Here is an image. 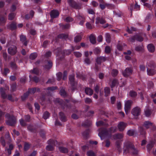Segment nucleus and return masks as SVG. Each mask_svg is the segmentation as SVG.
<instances>
[{
    "label": "nucleus",
    "mask_w": 156,
    "mask_h": 156,
    "mask_svg": "<svg viewBox=\"0 0 156 156\" xmlns=\"http://www.w3.org/2000/svg\"><path fill=\"white\" fill-rule=\"evenodd\" d=\"M116 130V127H112L108 129L106 128H101L99 130L98 136L101 139H103L105 137H111L112 134L115 132Z\"/></svg>",
    "instance_id": "f257e3e1"
},
{
    "label": "nucleus",
    "mask_w": 156,
    "mask_h": 156,
    "mask_svg": "<svg viewBox=\"0 0 156 156\" xmlns=\"http://www.w3.org/2000/svg\"><path fill=\"white\" fill-rule=\"evenodd\" d=\"M128 153L133 155H136L138 153L137 150L135 148L133 144L129 141L124 143L123 147V154H126Z\"/></svg>",
    "instance_id": "f03ea898"
},
{
    "label": "nucleus",
    "mask_w": 156,
    "mask_h": 156,
    "mask_svg": "<svg viewBox=\"0 0 156 156\" xmlns=\"http://www.w3.org/2000/svg\"><path fill=\"white\" fill-rule=\"evenodd\" d=\"M36 92H41V96L40 97V100L42 101V104H44L50 102L49 99L46 97V93L45 91L43 90V89L41 91L40 88H37Z\"/></svg>",
    "instance_id": "7ed1b4c3"
},
{
    "label": "nucleus",
    "mask_w": 156,
    "mask_h": 156,
    "mask_svg": "<svg viewBox=\"0 0 156 156\" xmlns=\"http://www.w3.org/2000/svg\"><path fill=\"white\" fill-rule=\"evenodd\" d=\"M5 116L8 119L6 122V124L11 126H14L16 122L15 117L13 115H10L9 113H6Z\"/></svg>",
    "instance_id": "20e7f679"
},
{
    "label": "nucleus",
    "mask_w": 156,
    "mask_h": 156,
    "mask_svg": "<svg viewBox=\"0 0 156 156\" xmlns=\"http://www.w3.org/2000/svg\"><path fill=\"white\" fill-rule=\"evenodd\" d=\"M69 84L71 89L73 92L76 89L77 83L75 80V76L73 74L69 75Z\"/></svg>",
    "instance_id": "39448f33"
},
{
    "label": "nucleus",
    "mask_w": 156,
    "mask_h": 156,
    "mask_svg": "<svg viewBox=\"0 0 156 156\" xmlns=\"http://www.w3.org/2000/svg\"><path fill=\"white\" fill-rule=\"evenodd\" d=\"M48 143L49 144L46 147V149L49 151H52L54 149V147L57 144V142L54 140L50 139L48 141Z\"/></svg>",
    "instance_id": "423d86ee"
},
{
    "label": "nucleus",
    "mask_w": 156,
    "mask_h": 156,
    "mask_svg": "<svg viewBox=\"0 0 156 156\" xmlns=\"http://www.w3.org/2000/svg\"><path fill=\"white\" fill-rule=\"evenodd\" d=\"M68 2L70 6L73 9H79L81 8V4L74 0H68Z\"/></svg>",
    "instance_id": "0eeeda50"
},
{
    "label": "nucleus",
    "mask_w": 156,
    "mask_h": 156,
    "mask_svg": "<svg viewBox=\"0 0 156 156\" xmlns=\"http://www.w3.org/2000/svg\"><path fill=\"white\" fill-rule=\"evenodd\" d=\"M0 93L1 96L3 99H5L7 97L8 99L12 101V97L11 94H8L7 95L5 93V91L3 87L0 88Z\"/></svg>",
    "instance_id": "6e6552de"
},
{
    "label": "nucleus",
    "mask_w": 156,
    "mask_h": 156,
    "mask_svg": "<svg viewBox=\"0 0 156 156\" xmlns=\"http://www.w3.org/2000/svg\"><path fill=\"white\" fill-rule=\"evenodd\" d=\"M17 47L15 45H11L8 49V53L11 55H15L17 52Z\"/></svg>",
    "instance_id": "1a4fd4ad"
},
{
    "label": "nucleus",
    "mask_w": 156,
    "mask_h": 156,
    "mask_svg": "<svg viewBox=\"0 0 156 156\" xmlns=\"http://www.w3.org/2000/svg\"><path fill=\"white\" fill-rule=\"evenodd\" d=\"M56 101L61 105V108L62 109L64 110L65 108L67 109H70V107L69 106L62 100H61L59 98H57L56 99Z\"/></svg>",
    "instance_id": "9d476101"
},
{
    "label": "nucleus",
    "mask_w": 156,
    "mask_h": 156,
    "mask_svg": "<svg viewBox=\"0 0 156 156\" xmlns=\"http://www.w3.org/2000/svg\"><path fill=\"white\" fill-rule=\"evenodd\" d=\"M130 41L132 42H134L135 40L139 42H142L144 40L143 38L139 34H136L132 36L130 38Z\"/></svg>",
    "instance_id": "9b49d317"
},
{
    "label": "nucleus",
    "mask_w": 156,
    "mask_h": 156,
    "mask_svg": "<svg viewBox=\"0 0 156 156\" xmlns=\"http://www.w3.org/2000/svg\"><path fill=\"white\" fill-rule=\"evenodd\" d=\"M132 102L131 100H128L125 103L124 108L126 114H128Z\"/></svg>",
    "instance_id": "f8f14e48"
},
{
    "label": "nucleus",
    "mask_w": 156,
    "mask_h": 156,
    "mask_svg": "<svg viewBox=\"0 0 156 156\" xmlns=\"http://www.w3.org/2000/svg\"><path fill=\"white\" fill-rule=\"evenodd\" d=\"M133 70L131 68L127 67L122 72V75L125 77H127L132 73Z\"/></svg>",
    "instance_id": "ddd939ff"
},
{
    "label": "nucleus",
    "mask_w": 156,
    "mask_h": 156,
    "mask_svg": "<svg viewBox=\"0 0 156 156\" xmlns=\"http://www.w3.org/2000/svg\"><path fill=\"white\" fill-rule=\"evenodd\" d=\"M52 65V62L51 60H47L44 62V65L43 66L45 69L49 70L51 68Z\"/></svg>",
    "instance_id": "4468645a"
},
{
    "label": "nucleus",
    "mask_w": 156,
    "mask_h": 156,
    "mask_svg": "<svg viewBox=\"0 0 156 156\" xmlns=\"http://www.w3.org/2000/svg\"><path fill=\"white\" fill-rule=\"evenodd\" d=\"M140 108L138 107L134 108L131 111V113L134 116H138L139 115H140Z\"/></svg>",
    "instance_id": "2eb2a0df"
},
{
    "label": "nucleus",
    "mask_w": 156,
    "mask_h": 156,
    "mask_svg": "<svg viewBox=\"0 0 156 156\" xmlns=\"http://www.w3.org/2000/svg\"><path fill=\"white\" fill-rule=\"evenodd\" d=\"M143 126L147 129L153 128V130L155 129L152 123L149 121H145L144 123Z\"/></svg>",
    "instance_id": "dca6fc26"
},
{
    "label": "nucleus",
    "mask_w": 156,
    "mask_h": 156,
    "mask_svg": "<svg viewBox=\"0 0 156 156\" xmlns=\"http://www.w3.org/2000/svg\"><path fill=\"white\" fill-rule=\"evenodd\" d=\"M76 20L78 21H80L79 23V24L81 26H82L84 23L85 22V18L83 16L79 15H78L76 16Z\"/></svg>",
    "instance_id": "f3484780"
},
{
    "label": "nucleus",
    "mask_w": 156,
    "mask_h": 156,
    "mask_svg": "<svg viewBox=\"0 0 156 156\" xmlns=\"http://www.w3.org/2000/svg\"><path fill=\"white\" fill-rule=\"evenodd\" d=\"M59 15V12L57 10L53 9L51 11L50 13V16L51 19L56 18Z\"/></svg>",
    "instance_id": "a211bd4d"
},
{
    "label": "nucleus",
    "mask_w": 156,
    "mask_h": 156,
    "mask_svg": "<svg viewBox=\"0 0 156 156\" xmlns=\"http://www.w3.org/2000/svg\"><path fill=\"white\" fill-rule=\"evenodd\" d=\"M106 23L105 18L103 17H97L96 19L95 23L96 24L100 23L102 24H104Z\"/></svg>",
    "instance_id": "6ab92c4d"
},
{
    "label": "nucleus",
    "mask_w": 156,
    "mask_h": 156,
    "mask_svg": "<svg viewBox=\"0 0 156 156\" xmlns=\"http://www.w3.org/2000/svg\"><path fill=\"white\" fill-rule=\"evenodd\" d=\"M55 52L57 56H59L60 59H62L63 51L60 48H58L55 50Z\"/></svg>",
    "instance_id": "aec40b11"
},
{
    "label": "nucleus",
    "mask_w": 156,
    "mask_h": 156,
    "mask_svg": "<svg viewBox=\"0 0 156 156\" xmlns=\"http://www.w3.org/2000/svg\"><path fill=\"white\" fill-rule=\"evenodd\" d=\"M20 41L23 43V45L27 46L28 43V41L27 40L26 37L25 36L21 34L20 36Z\"/></svg>",
    "instance_id": "412c9836"
},
{
    "label": "nucleus",
    "mask_w": 156,
    "mask_h": 156,
    "mask_svg": "<svg viewBox=\"0 0 156 156\" xmlns=\"http://www.w3.org/2000/svg\"><path fill=\"white\" fill-rule=\"evenodd\" d=\"M127 123L122 122H120L118 124V127L120 131H123L127 126Z\"/></svg>",
    "instance_id": "4be33fe9"
},
{
    "label": "nucleus",
    "mask_w": 156,
    "mask_h": 156,
    "mask_svg": "<svg viewBox=\"0 0 156 156\" xmlns=\"http://www.w3.org/2000/svg\"><path fill=\"white\" fill-rule=\"evenodd\" d=\"M60 120L62 122H66L67 121V117L65 114L62 112H59V113Z\"/></svg>",
    "instance_id": "5701e85b"
},
{
    "label": "nucleus",
    "mask_w": 156,
    "mask_h": 156,
    "mask_svg": "<svg viewBox=\"0 0 156 156\" xmlns=\"http://www.w3.org/2000/svg\"><path fill=\"white\" fill-rule=\"evenodd\" d=\"M68 35L67 34L63 33L60 34L57 36V37L56 38V41H57L58 38L66 40L68 38Z\"/></svg>",
    "instance_id": "b1692460"
},
{
    "label": "nucleus",
    "mask_w": 156,
    "mask_h": 156,
    "mask_svg": "<svg viewBox=\"0 0 156 156\" xmlns=\"http://www.w3.org/2000/svg\"><path fill=\"white\" fill-rule=\"evenodd\" d=\"M7 18L4 16L0 15V25H4L6 22Z\"/></svg>",
    "instance_id": "393cba45"
},
{
    "label": "nucleus",
    "mask_w": 156,
    "mask_h": 156,
    "mask_svg": "<svg viewBox=\"0 0 156 156\" xmlns=\"http://www.w3.org/2000/svg\"><path fill=\"white\" fill-rule=\"evenodd\" d=\"M147 48L150 52H153L155 51V47L152 44H149L147 46Z\"/></svg>",
    "instance_id": "a878e982"
},
{
    "label": "nucleus",
    "mask_w": 156,
    "mask_h": 156,
    "mask_svg": "<svg viewBox=\"0 0 156 156\" xmlns=\"http://www.w3.org/2000/svg\"><path fill=\"white\" fill-rule=\"evenodd\" d=\"M85 92L86 94L91 96L93 93V90L90 88L87 87L85 89Z\"/></svg>",
    "instance_id": "bb28decb"
},
{
    "label": "nucleus",
    "mask_w": 156,
    "mask_h": 156,
    "mask_svg": "<svg viewBox=\"0 0 156 156\" xmlns=\"http://www.w3.org/2000/svg\"><path fill=\"white\" fill-rule=\"evenodd\" d=\"M34 14V12L33 10H31L30 12V14H27L25 16V19L28 20L30 18H33Z\"/></svg>",
    "instance_id": "cd10ccee"
},
{
    "label": "nucleus",
    "mask_w": 156,
    "mask_h": 156,
    "mask_svg": "<svg viewBox=\"0 0 156 156\" xmlns=\"http://www.w3.org/2000/svg\"><path fill=\"white\" fill-rule=\"evenodd\" d=\"M9 27L11 30H15L17 28L16 23L15 22L13 21L9 24Z\"/></svg>",
    "instance_id": "c85d7f7f"
},
{
    "label": "nucleus",
    "mask_w": 156,
    "mask_h": 156,
    "mask_svg": "<svg viewBox=\"0 0 156 156\" xmlns=\"http://www.w3.org/2000/svg\"><path fill=\"white\" fill-rule=\"evenodd\" d=\"M72 50L71 49L64 50L63 51L62 59L64 58L65 55H68L71 54Z\"/></svg>",
    "instance_id": "c756f323"
},
{
    "label": "nucleus",
    "mask_w": 156,
    "mask_h": 156,
    "mask_svg": "<svg viewBox=\"0 0 156 156\" xmlns=\"http://www.w3.org/2000/svg\"><path fill=\"white\" fill-rule=\"evenodd\" d=\"M147 74L149 76H153L156 73V71L153 69H147Z\"/></svg>",
    "instance_id": "7c9ffc66"
},
{
    "label": "nucleus",
    "mask_w": 156,
    "mask_h": 156,
    "mask_svg": "<svg viewBox=\"0 0 156 156\" xmlns=\"http://www.w3.org/2000/svg\"><path fill=\"white\" fill-rule=\"evenodd\" d=\"M119 82L118 80L116 79H114L112 81V84L110 85L111 88H113L116 85L119 84Z\"/></svg>",
    "instance_id": "2f4dec72"
},
{
    "label": "nucleus",
    "mask_w": 156,
    "mask_h": 156,
    "mask_svg": "<svg viewBox=\"0 0 156 156\" xmlns=\"http://www.w3.org/2000/svg\"><path fill=\"white\" fill-rule=\"evenodd\" d=\"M92 124V122L90 120H87L84 122L82 123V126L87 127H89Z\"/></svg>",
    "instance_id": "473e14b6"
},
{
    "label": "nucleus",
    "mask_w": 156,
    "mask_h": 156,
    "mask_svg": "<svg viewBox=\"0 0 156 156\" xmlns=\"http://www.w3.org/2000/svg\"><path fill=\"white\" fill-rule=\"evenodd\" d=\"M104 92L105 93V96L107 97L109 95L110 93V88L109 87H106L104 89Z\"/></svg>",
    "instance_id": "72a5a7b5"
},
{
    "label": "nucleus",
    "mask_w": 156,
    "mask_h": 156,
    "mask_svg": "<svg viewBox=\"0 0 156 156\" xmlns=\"http://www.w3.org/2000/svg\"><path fill=\"white\" fill-rule=\"evenodd\" d=\"M90 132L89 129H87L83 132L82 134L83 137L85 139H87Z\"/></svg>",
    "instance_id": "f704fd0d"
},
{
    "label": "nucleus",
    "mask_w": 156,
    "mask_h": 156,
    "mask_svg": "<svg viewBox=\"0 0 156 156\" xmlns=\"http://www.w3.org/2000/svg\"><path fill=\"white\" fill-rule=\"evenodd\" d=\"M89 38L90 41L92 44H94L96 43V38L94 35L91 34Z\"/></svg>",
    "instance_id": "c9c22d12"
},
{
    "label": "nucleus",
    "mask_w": 156,
    "mask_h": 156,
    "mask_svg": "<svg viewBox=\"0 0 156 156\" xmlns=\"http://www.w3.org/2000/svg\"><path fill=\"white\" fill-rule=\"evenodd\" d=\"M59 149L60 151L62 153H67L68 152V149L66 147H59Z\"/></svg>",
    "instance_id": "e433bc0d"
},
{
    "label": "nucleus",
    "mask_w": 156,
    "mask_h": 156,
    "mask_svg": "<svg viewBox=\"0 0 156 156\" xmlns=\"http://www.w3.org/2000/svg\"><path fill=\"white\" fill-rule=\"evenodd\" d=\"M37 90L36 87H34L32 88H29L27 91V93L29 94H33L35 93Z\"/></svg>",
    "instance_id": "4c0bfd02"
},
{
    "label": "nucleus",
    "mask_w": 156,
    "mask_h": 156,
    "mask_svg": "<svg viewBox=\"0 0 156 156\" xmlns=\"http://www.w3.org/2000/svg\"><path fill=\"white\" fill-rule=\"evenodd\" d=\"M123 137V135L122 133H117L113 136L114 139H121Z\"/></svg>",
    "instance_id": "58836bf2"
},
{
    "label": "nucleus",
    "mask_w": 156,
    "mask_h": 156,
    "mask_svg": "<svg viewBox=\"0 0 156 156\" xmlns=\"http://www.w3.org/2000/svg\"><path fill=\"white\" fill-rule=\"evenodd\" d=\"M145 115L147 117H149L152 113L151 110L148 108H146L144 111Z\"/></svg>",
    "instance_id": "ea45409f"
},
{
    "label": "nucleus",
    "mask_w": 156,
    "mask_h": 156,
    "mask_svg": "<svg viewBox=\"0 0 156 156\" xmlns=\"http://www.w3.org/2000/svg\"><path fill=\"white\" fill-rule=\"evenodd\" d=\"M58 89V87L56 86H53L51 87H48L47 88H44L43 90L45 91V92H46V90H50L53 91L54 90H57Z\"/></svg>",
    "instance_id": "a19ab883"
},
{
    "label": "nucleus",
    "mask_w": 156,
    "mask_h": 156,
    "mask_svg": "<svg viewBox=\"0 0 156 156\" xmlns=\"http://www.w3.org/2000/svg\"><path fill=\"white\" fill-rule=\"evenodd\" d=\"M154 144V142L151 141L147 145V148L148 151H150L151 150L153 147Z\"/></svg>",
    "instance_id": "79ce46f5"
},
{
    "label": "nucleus",
    "mask_w": 156,
    "mask_h": 156,
    "mask_svg": "<svg viewBox=\"0 0 156 156\" xmlns=\"http://www.w3.org/2000/svg\"><path fill=\"white\" fill-rule=\"evenodd\" d=\"M106 41L107 43H109L111 41V36L109 34L107 33L105 34Z\"/></svg>",
    "instance_id": "37998d69"
},
{
    "label": "nucleus",
    "mask_w": 156,
    "mask_h": 156,
    "mask_svg": "<svg viewBox=\"0 0 156 156\" xmlns=\"http://www.w3.org/2000/svg\"><path fill=\"white\" fill-rule=\"evenodd\" d=\"M82 39V36L80 35L76 36L74 38V41L76 43H77L80 41Z\"/></svg>",
    "instance_id": "c03bdc74"
},
{
    "label": "nucleus",
    "mask_w": 156,
    "mask_h": 156,
    "mask_svg": "<svg viewBox=\"0 0 156 156\" xmlns=\"http://www.w3.org/2000/svg\"><path fill=\"white\" fill-rule=\"evenodd\" d=\"M147 65L151 68H154L156 66V63L153 61H150L147 63Z\"/></svg>",
    "instance_id": "a18cd8bd"
},
{
    "label": "nucleus",
    "mask_w": 156,
    "mask_h": 156,
    "mask_svg": "<svg viewBox=\"0 0 156 156\" xmlns=\"http://www.w3.org/2000/svg\"><path fill=\"white\" fill-rule=\"evenodd\" d=\"M29 77L30 79L33 80V81L36 83H37L39 82V78L36 76H35L32 78L31 76V75H30L29 76Z\"/></svg>",
    "instance_id": "49530a36"
},
{
    "label": "nucleus",
    "mask_w": 156,
    "mask_h": 156,
    "mask_svg": "<svg viewBox=\"0 0 156 156\" xmlns=\"http://www.w3.org/2000/svg\"><path fill=\"white\" fill-rule=\"evenodd\" d=\"M50 115V113L48 111H46L44 112L43 118L45 119H46L49 118Z\"/></svg>",
    "instance_id": "de8ad7c7"
},
{
    "label": "nucleus",
    "mask_w": 156,
    "mask_h": 156,
    "mask_svg": "<svg viewBox=\"0 0 156 156\" xmlns=\"http://www.w3.org/2000/svg\"><path fill=\"white\" fill-rule=\"evenodd\" d=\"M10 65L11 67L13 69L16 70L17 69V66L15 62H11L10 63Z\"/></svg>",
    "instance_id": "09e8293b"
},
{
    "label": "nucleus",
    "mask_w": 156,
    "mask_h": 156,
    "mask_svg": "<svg viewBox=\"0 0 156 156\" xmlns=\"http://www.w3.org/2000/svg\"><path fill=\"white\" fill-rule=\"evenodd\" d=\"M37 56V54L36 53L33 52L31 54L30 56V58L31 60L35 59Z\"/></svg>",
    "instance_id": "8fccbe9b"
},
{
    "label": "nucleus",
    "mask_w": 156,
    "mask_h": 156,
    "mask_svg": "<svg viewBox=\"0 0 156 156\" xmlns=\"http://www.w3.org/2000/svg\"><path fill=\"white\" fill-rule=\"evenodd\" d=\"M15 14L14 13L11 12L9 13L8 15V20H12L15 16Z\"/></svg>",
    "instance_id": "3c124183"
},
{
    "label": "nucleus",
    "mask_w": 156,
    "mask_h": 156,
    "mask_svg": "<svg viewBox=\"0 0 156 156\" xmlns=\"http://www.w3.org/2000/svg\"><path fill=\"white\" fill-rule=\"evenodd\" d=\"M30 72L32 73H34L36 75H38L39 73V70L36 68H34L33 70H31Z\"/></svg>",
    "instance_id": "603ef678"
},
{
    "label": "nucleus",
    "mask_w": 156,
    "mask_h": 156,
    "mask_svg": "<svg viewBox=\"0 0 156 156\" xmlns=\"http://www.w3.org/2000/svg\"><path fill=\"white\" fill-rule=\"evenodd\" d=\"M17 84L16 83H12L11 86V89L12 91H15L16 90Z\"/></svg>",
    "instance_id": "864d4df0"
},
{
    "label": "nucleus",
    "mask_w": 156,
    "mask_h": 156,
    "mask_svg": "<svg viewBox=\"0 0 156 156\" xmlns=\"http://www.w3.org/2000/svg\"><path fill=\"white\" fill-rule=\"evenodd\" d=\"M62 73L59 72L56 74L57 79V80L59 81H60L62 78Z\"/></svg>",
    "instance_id": "5fc2aeb1"
},
{
    "label": "nucleus",
    "mask_w": 156,
    "mask_h": 156,
    "mask_svg": "<svg viewBox=\"0 0 156 156\" xmlns=\"http://www.w3.org/2000/svg\"><path fill=\"white\" fill-rule=\"evenodd\" d=\"M118 73L119 72L116 69H113L112 71V75L113 77H115L117 75Z\"/></svg>",
    "instance_id": "6e6d98bb"
},
{
    "label": "nucleus",
    "mask_w": 156,
    "mask_h": 156,
    "mask_svg": "<svg viewBox=\"0 0 156 156\" xmlns=\"http://www.w3.org/2000/svg\"><path fill=\"white\" fill-rule=\"evenodd\" d=\"M129 94L131 97L133 98H135L137 94L136 92L133 90H131L129 92Z\"/></svg>",
    "instance_id": "4d7b16f0"
},
{
    "label": "nucleus",
    "mask_w": 156,
    "mask_h": 156,
    "mask_svg": "<svg viewBox=\"0 0 156 156\" xmlns=\"http://www.w3.org/2000/svg\"><path fill=\"white\" fill-rule=\"evenodd\" d=\"M135 50L137 51H142L143 50V45H138L136 46L135 48Z\"/></svg>",
    "instance_id": "13d9d810"
},
{
    "label": "nucleus",
    "mask_w": 156,
    "mask_h": 156,
    "mask_svg": "<svg viewBox=\"0 0 156 156\" xmlns=\"http://www.w3.org/2000/svg\"><path fill=\"white\" fill-rule=\"evenodd\" d=\"M29 94L27 92L24 93L23 95L21 96V99L22 101H24L28 97Z\"/></svg>",
    "instance_id": "bf43d9fd"
},
{
    "label": "nucleus",
    "mask_w": 156,
    "mask_h": 156,
    "mask_svg": "<svg viewBox=\"0 0 156 156\" xmlns=\"http://www.w3.org/2000/svg\"><path fill=\"white\" fill-rule=\"evenodd\" d=\"M111 51V49L110 46H106L105 48V52L107 54H109Z\"/></svg>",
    "instance_id": "052dcab7"
},
{
    "label": "nucleus",
    "mask_w": 156,
    "mask_h": 156,
    "mask_svg": "<svg viewBox=\"0 0 156 156\" xmlns=\"http://www.w3.org/2000/svg\"><path fill=\"white\" fill-rule=\"evenodd\" d=\"M59 93L61 95L63 96L64 97L66 96V93L65 90L63 88H62L60 89Z\"/></svg>",
    "instance_id": "680f3d73"
},
{
    "label": "nucleus",
    "mask_w": 156,
    "mask_h": 156,
    "mask_svg": "<svg viewBox=\"0 0 156 156\" xmlns=\"http://www.w3.org/2000/svg\"><path fill=\"white\" fill-rule=\"evenodd\" d=\"M97 126H105L106 124L103 121H99L96 122Z\"/></svg>",
    "instance_id": "e2e57ef3"
},
{
    "label": "nucleus",
    "mask_w": 156,
    "mask_h": 156,
    "mask_svg": "<svg viewBox=\"0 0 156 156\" xmlns=\"http://www.w3.org/2000/svg\"><path fill=\"white\" fill-rule=\"evenodd\" d=\"M136 29L135 28L133 27H131V29H129L128 27H127V31L129 34H131L132 33L133 31H136Z\"/></svg>",
    "instance_id": "0e129e2a"
},
{
    "label": "nucleus",
    "mask_w": 156,
    "mask_h": 156,
    "mask_svg": "<svg viewBox=\"0 0 156 156\" xmlns=\"http://www.w3.org/2000/svg\"><path fill=\"white\" fill-rule=\"evenodd\" d=\"M151 16V15L150 13H148L146 16L145 19V21L146 23H148L149 22Z\"/></svg>",
    "instance_id": "69168bd1"
},
{
    "label": "nucleus",
    "mask_w": 156,
    "mask_h": 156,
    "mask_svg": "<svg viewBox=\"0 0 156 156\" xmlns=\"http://www.w3.org/2000/svg\"><path fill=\"white\" fill-rule=\"evenodd\" d=\"M28 130L31 132H35L36 131V129L32 126H29L27 127Z\"/></svg>",
    "instance_id": "338daca9"
},
{
    "label": "nucleus",
    "mask_w": 156,
    "mask_h": 156,
    "mask_svg": "<svg viewBox=\"0 0 156 156\" xmlns=\"http://www.w3.org/2000/svg\"><path fill=\"white\" fill-rule=\"evenodd\" d=\"M87 156H96L95 153L91 150H90L87 151Z\"/></svg>",
    "instance_id": "774afa93"
}]
</instances>
